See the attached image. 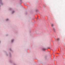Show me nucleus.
<instances>
[{
    "label": "nucleus",
    "mask_w": 65,
    "mask_h": 65,
    "mask_svg": "<svg viewBox=\"0 0 65 65\" xmlns=\"http://www.w3.org/2000/svg\"><path fill=\"white\" fill-rule=\"evenodd\" d=\"M13 42V41H12V42Z\"/></svg>",
    "instance_id": "6e6552de"
},
{
    "label": "nucleus",
    "mask_w": 65,
    "mask_h": 65,
    "mask_svg": "<svg viewBox=\"0 0 65 65\" xmlns=\"http://www.w3.org/2000/svg\"><path fill=\"white\" fill-rule=\"evenodd\" d=\"M53 29H54V30H55V29L54 28H53Z\"/></svg>",
    "instance_id": "423d86ee"
},
{
    "label": "nucleus",
    "mask_w": 65,
    "mask_h": 65,
    "mask_svg": "<svg viewBox=\"0 0 65 65\" xmlns=\"http://www.w3.org/2000/svg\"><path fill=\"white\" fill-rule=\"evenodd\" d=\"M45 50H46V49H45V48H43V51H45Z\"/></svg>",
    "instance_id": "f257e3e1"
},
{
    "label": "nucleus",
    "mask_w": 65,
    "mask_h": 65,
    "mask_svg": "<svg viewBox=\"0 0 65 65\" xmlns=\"http://www.w3.org/2000/svg\"><path fill=\"white\" fill-rule=\"evenodd\" d=\"M59 39H59V38H58L57 39V40H59Z\"/></svg>",
    "instance_id": "20e7f679"
},
{
    "label": "nucleus",
    "mask_w": 65,
    "mask_h": 65,
    "mask_svg": "<svg viewBox=\"0 0 65 65\" xmlns=\"http://www.w3.org/2000/svg\"><path fill=\"white\" fill-rule=\"evenodd\" d=\"M0 1H1V0H0Z\"/></svg>",
    "instance_id": "0eeeda50"
},
{
    "label": "nucleus",
    "mask_w": 65,
    "mask_h": 65,
    "mask_svg": "<svg viewBox=\"0 0 65 65\" xmlns=\"http://www.w3.org/2000/svg\"><path fill=\"white\" fill-rule=\"evenodd\" d=\"M8 19H7L6 20V21H8Z\"/></svg>",
    "instance_id": "39448f33"
},
{
    "label": "nucleus",
    "mask_w": 65,
    "mask_h": 65,
    "mask_svg": "<svg viewBox=\"0 0 65 65\" xmlns=\"http://www.w3.org/2000/svg\"><path fill=\"white\" fill-rule=\"evenodd\" d=\"M14 11H13L12 12V13H14Z\"/></svg>",
    "instance_id": "7ed1b4c3"
},
{
    "label": "nucleus",
    "mask_w": 65,
    "mask_h": 65,
    "mask_svg": "<svg viewBox=\"0 0 65 65\" xmlns=\"http://www.w3.org/2000/svg\"><path fill=\"white\" fill-rule=\"evenodd\" d=\"M53 26H54V25L53 24H52L51 26H52V27H53Z\"/></svg>",
    "instance_id": "f03ea898"
}]
</instances>
